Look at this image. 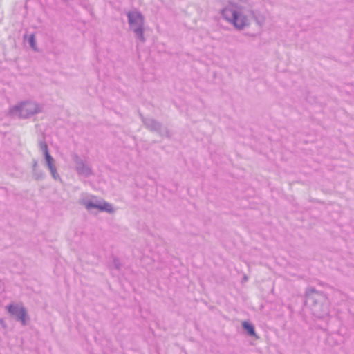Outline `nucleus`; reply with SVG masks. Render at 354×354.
Returning a JSON list of instances; mask_svg holds the SVG:
<instances>
[{
    "instance_id": "nucleus-1",
    "label": "nucleus",
    "mask_w": 354,
    "mask_h": 354,
    "mask_svg": "<svg viewBox=\"0 0 354 354\" xmlns=\"http://www.w3.org/2000/svg\"><path fill=\"white\" fill-rule=\"evenodd\" d=\"M221 18L237 30L248 29L255 14L252 0H229L220 10Z\"/></svg>"
},
{
    "instance_id": "nucleus-2",
    "label": "nucleus",
    "mask_w": 354,
    "mask_h": 354,
    "mask_svg": "<svg viewBox=\"0 0 354 354\" xmlns=\"http://www.w3.org/2000/svg\"><path fill=\"white\" fill-rule=\"evenodd\" d=\"M42 111L43 106L40 104L32 100H26L10 106L8 113L12 116L28 118Z\"/></svg>"
},
{
    "instance_id": "nucleus-3",
    "label": "nucleus",
    "mask_w": 354,
    "mask_h": 354,
    "mask_svg": "<svg viewBox=\"0 0 354 354\" xmlns=\"http://www.w3.org/2000/svg\"><path fill=\"white\" fill-rule=\"evenodd\" d=\"M80 203L89 212L97 210L101 212L113 214L115 212V209L111 203L93 195L81 198Z\"/></svg>"
},
{
    "instance_id": "nucleus-4",
    "label": "nucleus",
    "mask_w": 354,
    "mask_h": 354,
    "mask_svg": "<svg viewBox=\"0 0 354 354\" xmlns=\"http://www.w3.org/2000/svg\"><path fill=\"white\" fill-rule=\"evenodd\" d=\"M127 17L130 30L135 34V36L139 41L145 42L146 39L144 36V15L138 10L133 9L127 12Z\"/></svg>"
},
{
    "instance_id": "nucleus-5",
    "label": "nucleus",
    "mask_w": 354,
    "mask_h": 354,
    "mask_svg": "<svg viewBox=\"0 0 354 354\" xmlns=\"http://www.w3.org/2000/svg\"><path fill=\"white\" fill-rule=\"evenodd\" d=\"M8 314L22 326H26L30 321V317L26 308L21 302H12L6 306Z\"/></svg>"
},
{
    "instance_id": "nucleus-6",
    "label": "nucleus",
    "mask_w": 354,
    "mask_h": 354,
    "mask_svg": "<svg viewBox=\"0 0 354 354\" xmlns=\"http://www.w3.org/2000/svg\"><path fill=\"white\" fill-rule=\"evenodd\" d=\"M72 158L75 164V169L79 175L88 177L92 174V169L90 166L87 165L77 155L73 154Z\"/></svg>"
},
{
    "instance_id": "nucleus-7",
    "label": "nucleus",
    "mask_w": 354,
    "mask_h": 354,
    "mask_svg": "<svg viewBox=\"0 0 354 354\" xmlns=\"http://www.w3.org/2000/svg\"><path fill=\"white\" fill-rule=\"evenodd\" d=\"M44 156L46 166L48 168L53 178L56 180L60 179V177L57 171V167L55 165L54 158L52 157L50 153H46V154H45Z\"/></svg>"
},
{
    "instance_id": "nucleus-8",
    "label": "nucleus",
    "mask_w": 354,
    "mask_h": 354,
    "mask_svg": "<svg viewBox=\"0 0 354 354\" xmlns=\"http://www.w3.org/2000/svg\"><path fill=\"white\" fill-rule=\"evenodd\" d=\"M144 122L146 127L152 131H158L160 129V124L153 119H145Z\"/></svg>"
},
{
    "instance_id": "nucleus-9",
    "label": "nucleus",
    "mask_w": 354,
    "mask_h": 354,
    "mask_svg": "<svg viewBox=\"0 0 354 354\" xmlns=\"http://www.w3.org/2000/svg\"><path fill=\"white\" fill-rule=\"evenodd\" d=\"M242 326L243 328L247 330L248 333L252 337H255L256 338H258L255 330L254 326L251 323L244 321L242 322Z\"/></svg>"
},
{
    "instance_id": "nucleus-10",
    "label": "nucleus",
    "mask_w": 354,
    "mask_h": 354,
    "mask_svg": "<svg viewBox=\"0 0 354 354\" xmlns=\"http://www.w3.org/2000/svg\"><path fill=\"white\" fill-rule=\"evenodd\" d=\"M30 46L33 50L37 51V46L36 44L35 37L33 34L30 35L28 39Z\"/></svg>"
},
{
    "instance_id": "nucleus-11",
    "label": "nucleus",
    "mask_w": 354,
    "mask_h": 354,
    "mask_svg": "<svg viewBox=\"0 0 354 354\" xmlns=\"http://www.w3.org/2000/svg\"><path fill=\"white\" fill-rule=\"evenodd\" d=\"M40 149L42 151L44 156L46 154V153H49L48 145L46 142H40L39 144Z\"/></svg>"
},
{
    "instance_id": "nucleus-12",
    "label": "nucleus",
    "mask_w": 354,
    "mask_h": 354,
    "mask_svg": "<svg viewBox=\"0 0 354 354\" xmlns=\"http://www.w3.org/2000/svg\"><path fill=\"white\" fill-rule=\"evenodd\" d=\"M35 171V174H34V176H35V178L37 179V180H39V179H41L43 177V173L41 171H37L36 170L34 171Z\"/></svg>"
},
{
    "instance_id": "nucleus-13",
    "label": "nucleus",
    "mask_w": 354,
    "mask_h": 354,
    "mask_svg": "<svg viewBox=\"0 0 354 354\" xmlns=\"http://www.w3.org/2000/svg\"><path fill=\"white\" fill-rule=\"evenodd\" d=\"M114 263H115V268L118 269L120 268V266L118 261L116 260V259H114Z\"/></svg>"
},
{
    "instance_id": "nucleus-14",
    "label": "nucleus",
    "mask_w": 354,
    "mask_h": 354,
    "mask_svg": "<svg viewBox=\"0 0 354 354\" xmlns=\"http://www.w3.org/2000/svg\"><path fill=\"white\" fill-rule=\"evenodd\" d=\"M327 314H328V308L326 307V309H325V310H324V312H323V315H327Z\"/></svg>"
},
{
    "instance_id": "nucleus-15",
    "label": "nucleus",
    "mask_w": 354,
    "mask_h": 354,
    "mask_svg": "<svg viewBox=\"0 0 354 354\" xmlns=\"http://www.w3.org/2000/svg\"><path fill=\"white\" fill-rule=\"evenodd\" d=\"M37 165V162L35 161L34 162V164H33V169H34V171L36 170Z\"/></svg>"
}]
</instances>
